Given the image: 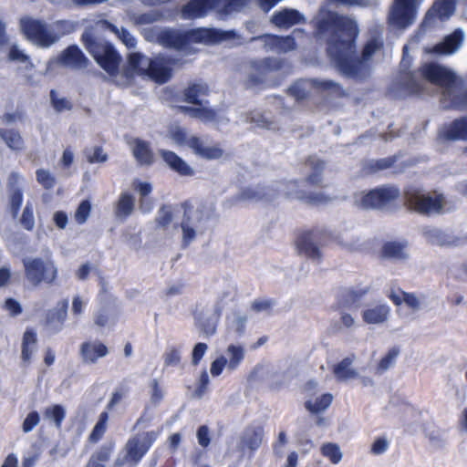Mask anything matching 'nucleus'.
I'll return each mask as SVG.
<instances>
[{
    "label": "nucleus",
    "mask_w": 467,
    "mask_h": 467,
    "mask_svg": "<svg viewBox=\"0 0 467 467\" xmlns=\"http://www.w3.org/2000/svg\"><path fill=\"white\" fill-rule=\"evenodd\" d=\"M315 25L317 36L327 40V53L343 75L363 78L368 73L370 59L382 47L380 39L368 40L358 57L355 43L359 29L355 20L322 9L315 18Z\"/></svg>",
    "instance_id": "nucleus-1"
},
{
    "label": "nucleus",
    "mask_w": 467,
    "mask_h": 467,
    "mask_svg": "<svg viewBox=\"0 0 467 467\" xmlns=\"http://www.w3.org/2000/svg\"><path fill=\"white\" fill-rule=\"evenodd\" d=\"M20 26L26 38L42 48L50 47L62 35L72 27L70 24L65 21L47 25L30 17L23 18L20 22Z\"/></svg>",
    "instance_id": "nucleus-2"
},
{
    "label": "nucleus",
    "mask_w": 467,
    "mask_h": 467,
    "mask_svg": "<svg viewBox=\"0 0 467 467\" xmlns=\"http://www.w3.org/2000/svg\"><path fill=\"white\" fill-rule=\"evenodd\" d=\"M161 42L167 47H174L182 52L191 53L195 50L192 44H209L218 40V32L213 29L199 28L181 34L174 30H162L159 36Z\"/></svg>",
    "instance_id": "nucleus-3"
},
{
    "label": "nucleus",
    "mask_w": 467,
    "mask_h": 467,
    "mask_svg": "<svg viewBox=\"0 0 467 467\" xmlns=\"http://www.w3.org/2000/svg\"><path fill=\"white\" fill-rule=\"evenodd\" d=\"M209 88L203 84H193L184 90V99L192 104L188 107H181L185 114L196 118L203 123H218V113L209 107L207 96Z\"/></svg>",
    "instance_id": "nucleus-4"
},
{
    "label": "nucleus",
    "mask_w": 467,
    "mask_h": 467,
    "mask_svg": "<svg viewBox=\"0 0 467 467\" xmlns=\"http://www.w3.org/2000/svg\"><path fill=\"white\" fill-rule=\"evenodd\" d=\"M405 202L410 209L425 215L438 214L451 209L443 194L417 188L405 192Z\"/></svg>",
    "instance_id": "nucleus-5"
},
{
    "label": "nucleus",
    "mask_w": 467,
    "mask_h": 467,
    "mask_svg": "<svg viewBox=\"0 0 467 467\" xmlns=\"http://www.w3.org/2000/svg\"><path fill=\"white\" fill-rule=\"evenodd\" d=\"M250 0H192L182 10V16L193 19L216 11L220 16H226L247 5Z\"/></svg>",
    "instance_id": "nucleus-6"
},
{
    "label": "nucleus",
    "mask_w": 467,
    "mask_h": 467,
    "mask_svg": "<svg viewBox=\"0 0 467 467\" xmlns=\"http://www.w3.org/2000/svg\"><path fill=\"white\" fill-rule=\"evenodd\" d=\"M25 275L35 286L41 283L53 284L57 277V267L51 257H27L23 260Z\"/></svg>",
    "instance_id": "nucleus-7"
},
{
    "label": "nucleus",
    "mask_w": 467,
    "mask_h": 467,
    "mask_svg": "<svg viewBox=\"0 0 467 467\" xmlns=\"http://www.w3.org/2000/svg\"><path fill=\"white\" fill-rule=\"evenodd\" d=\"M400 191L394 186L376 188L372 191H361L354 194V203L362 209H385L399 197Z\"/></svg>",
    "instance_id": "nucleus-8"
},
{
    "label": "nucleus",
    "mask_w": 467,
    "mask_h": 467,
    "mask_svg": "<svg viewBox=\"0 0 467 467\" xmlns=\"http://www.w3.org/2000/svg\"><path fill=\"white\" fill-rule=\"evenodd\" d=\"M212 216V209L186 207L181 222L182 243L188 245L202 232L203 226Z\"/></svg>",
    "instance_id": "nucleus-9"
},
{
    "label": "nucleus",
    "mask_w": 467,
    "mask_h": 467,
    "mask_svg": "<svg viewBox=\"0 0 467 467\" xmlns=\"http://www.w3.org/2000/svg\"><path fill=\"white\" fill-rule=\"evenodd\" d=\"M83 38L88 50L98 64L109 75L119 78L118 67L120 57L113 47L108 43H98L87 34L83 36Z\"/></svg>",
    "instance_id": "nucleus-10"
},
{
    "label": "nucleus",
    "mask_w": 467,
    "mask_h": 467,
    "mask_svg": "<svg viewBox=\"0 0 467 467\" xmlns=\"http://www.w3.org/2000/svg\"><path fill=\"white\" fill-rule=\"evenodd\" d=\"M245 348L239 343H232L227 346L223 354H220L212 361L210 366V373L216 378L223 374L225 369L232 373L235 371L245 357Z\"/></svg>",
    "instance_id": "nucleus-11"
},
{
    "label": "nucleus",
    "mask_w": 467,
    "mask_h": 467,
    "mask_svg": "<svg viewBox=\"0 0 467 467\" xmlns=\"http://www.w3.org/2000/svg\"><path fill=\"white\" fill-rule=\"evenodd\" d=\"M422 0H396L389 15V24L396 28H405L414 23L417 8Z\"/></svg>",
    "instance_id": "nucleus-12"
},
{
    "label": "nucleus",
    "mask_w": 467,
    "mask_h": 467,
    "mask_svg": "<svg viewBox=\"0 0 467 467\" xmlns=\"http://www.w3.org/2000/svg\"><path fill=\"white\" fill-rule=\"evenodd\" d=\"M151 59L139 52H130L128 55L127 66L123 68L120 79L117 81L121 85H128L135 76L147 78Z\"/></svg>",
    "instance_id": "nucleus-13"
},
{
    "label": "nucleus",
    "mask_w": 467,
    "mask_h": 467,
    "mask_svg": "<svg viewBox=\"0 0 467 467\" xmlns=\"http://www.w3.org/2000/svg\"><path fill=\"white\" fill-rule=\"evenodd\" d=\"M303 36V31L297 29L294 30L292 35L286 37H279L274 35H264L254 38V40L266 52L283 53L293 50L296 47L295 39Z\"/></svg>",
    "instance_id": "nucleus-14"
},
{
    "label": "nucleus",
    "mask_w": 467,
    "mask_h": 467,
    "mask_svg": "<svg viewBox=\"0 0 467 467\" xmlns=\"http://www.w3.org/2000/svg\"><path fill=\"white\" fill-rule=\"evenodd\" d=\"M188 147L198 157L207 160L214 161L224 156L225 150L220 144H211L201 137L192 135L188 140Z\"/></svg>",
    "instance_id": "nucleus-15"
},
{
    "label": "nucleus",
    "mask_w": 467,
    "mask_h": 467,
    "mask_svg": "<svg viewBox=\"0 0 467 467\" xmlns=\"http://www.w3.org/2000/svg\"><path fill=\"white\" fill-rule=\"evenodd\" d=\"M119 311L116 300L108 295H101L99 309L94 315V322L99 327H109L116 323Z\"/></svg>",
    "instance_id": "nucleus-16"
},
{
    "label": "nucleus",
    "mask_w": 467,
    "mask_h": 467,
    "mask_svg": "<svg viewBox=\"0 0 467 467\" xmlns=\"http://www.w3.org/2000/svg\"><path fill=\"white\" fill-rule=\"evenodd\" d=\"M88 59L76 46L68 47L60 55L52 58L47 63V69H51L54 65H61L70 68H83L87 66Z\"/></svg>",
    "instance_id": "nucleus-17"
},
{
    "label": "nucleus",
    "mask_w": 467,
    "mask_h": 467,
    "mask_svg": "<svg viewBox=\"0 0 467 467\" xmlns=\"http://www.w3.org/2000/svg\"><path fill=\"white\" fill-rule=\"evenodd\" d=\"M464 36V32L462 29H456L452 34L447 36L443 41L431 48H427L426 51L441 56L452 55L461 48Z\"/></svg>",
    "instance_id": "nucleus-18"
},
{
    "label": "nucleus",
    "mask_w": 467,
    "mask_h": 467,
    "mask_svg": "<svg viewBox=\"0 0 467 467\" xmlns=\"http://www.w3.org/2000/svg\"><path fill=\"white\" fill-rule=\"evenodd\" d=\"M172 76V63L170 59L163 57H156L151 59L149 67L148 78L156 83L162 84L167 82Z\"/></svg>",
    "instance_id": "nucleus-19"
},
{
    "label": "nucleus",
    "mask_w": 467,
    "mask_h": 467,
    "mask_svg": "<svg viewBox=\"0 0 467 467\" xmlns=\"http://www.w3.org/2000/svg\"><path fill=\"white\" fill-rule=\"evenodd\" d=\"M26 187L25 178L18 172H12L8 177V189L10 193V205L11 210L15 216H16L22 202V192Z\"/></svg>",
    "instance_id": "nucleus-20"
},
{
    "label": "nucleus",
    "mask_w": 467,
    "mask_h": 467,
    "mask_svg": "<svg viewBox=\"0 0 467 467\" xmlns=\"http://www.w3.org/2000/svg\"><path fill=\"white\" fill-rule=\"evenodd\" d=\"M390 315V307L387 304H374L368 306L361 312L363 321L368 325H382L386 323Z\"/></svg>",
    "instance_id": "nucleus-21"
},
{
    "label": "nucleus",
    "mask_w": 467,
    "mask_h": 467,
    "mask_svg": "<svg viewBox=\"0 0 467 467\" xmlns=\"http://www.w3.org/2000/svg\"><path fill=\"white\" fill-rule=\"evenodd\" d=\"M336 87L337 83L331 80L302 79L296 82L290 90L296 99H303L309 93L310 88L332 89Z\"/></svg>",
    "instance_id": "nucleus-22"
},
{
    "label": "nucleus",
    "mask_w": 467,
    "mask_h": 467,
    "mask_svg": "<svg viewBox=\"0 0 467 467\" xmlns=\"http://www.w3.org/2000/svg\"><path fill=\"white\" fill-rule=\"evenodd\" d=\"M107 346L99 340L84 342L80 347V355L85 363H96L99 358L108 355Z\"/></svg>",
    "instance_id": "nucleus-23"
},
{
    "label": "nucleus",
    "mask_w": 467,
    "mask_h": 467,
    "mask_svg": "<svg viewBox=\"0 0 467 467\" xmlns=\"http://www.w3.org/2000/svg\"><path fill=\"white\" fill-rule=\"evenodd\" d=\"M380 254L383 258L401 262L410 257L408 243L404 241H390L382 245Z\"/></svg>",
    "instance_id": "nucleus-24"
},
{
    "label": "nucleus",
    "mask_w": 467,
    "mask_h": 467,
    "mask_svg": "<svg viewBox=\"0 0 467 467\" xmlns=\"http://www.w3.org/2000/svg\"><path fill=\"white\" fill-rule=\"evenodd\" d=\"M455 10V2L453 0L437 1L431 9L428 11L425 16V24L431 25L435 18L445 20L449 18Z\"/></svg>",
    "instance_id": "nucleus-25"
},
{
    "label": "nucleus",
    "mask_w": 467,
    "mask_h": 467,
    "mask_svg": "<svg viewBox=\"0 0 467 467\" xmlns=\"http://www.w3.org/2000/svg\"><path fill=\"white\" fill-rule=\"evenodd\" d=\"M129 145L136 161L140 165H150L153 162V152L147 141L136 138L130 140Z\"/></svg>",
    "instance_id": "nucleus-26"
},
{
    "label": "nucleus",
    "mask_w": 467,
    "mask_h": 467,
    "mask_svg": "<svg viewBox=\"0 0 467 467\" xmlns=\"http://www.w3.org/2000/svg\"><path fill=\"white\" fill-rule=\"evenodd\" d=\"M317 234L315 232L303 233L297 241V248L299 253L313 259L320 256L319 249L317 245Z\"/></svg>",
    "instance_id": "nucleus-27"
},
{
    "label": "nucleus",
    "mask_w": 467,
    "mask_h": 467,
    "mask_svg": "<svg viewBox=\"0 0 467 467\" xmlns=\"http://www.w3.org/2000/svg\"><path fill=\"white\" fill-rule=\"evenodd\" d=\"M440 136L449 140H467V118L456 119L444 126Z\"/></svg>",
    "instance_id": "nucleus-28"
},
{
    "label": "nucleus",
    "mask_w": 467,
    "mask_h": 467,
    "mask_svg": "<svg viewBox=\"0 0 467 467\" xmlns=\"http://www.w3.org/2000/svg\"><path fill=\"white\" fill-rule=\"evenodd\" d=\"M263 436L264 431L261 427L247 428L241 437V450L244 451H248L251 452L255 451L261 445Z\"/></svg>",
    "instance_id": "nucleus-29"
},
{
    "label": "nucleus",
    "mask_w": 467,
    "mask_h": 467,
    "mask_svg": "<svg viewBox=\"0 0 467 467\" xmlns=\"http://www.w3.org/2000/svg\"><path fill=\"white\" fill-rule=\"evenodd\" d=\"M160 155L173 171L183 176H192L194 171L181 157L172 151L161 150Z\"/></svg>",
    "instance_id": "nucleus-30"
},
{
    "label": "nucleus",
    "mask_w": 467,
    "mask_h": 467,
    "mask_svg": "<svg viewBox=\"0 0 467 467\" xmlns=\"http://www.w3.org/2000/svg\"><path fill=\"white\" fill-rule=\"evenodd\" d=\"M160 155L173 171L183 176H192L194 171L181 157L172 151L161 150Z\"/></svg>",
    "instance_id": "nucleus-31"
},
{
    "label": "nucleus",
    "mask_w": 467,
    "mask_h": 467,
    "mask_svg": "<svg viewBox=\"0 0 467 467\" xmlns=\"http://www.w3.org/2000/svg\"><path fill=\"white\" fill-rule=\"evenodd\" d=\"M304 17L296 10L284 9L272 17V23L278 27L287 28L299 24Z\"/></svg>",
    "instance_id": "nucleus-32"
},
{
    "label": "nucleus",
    "mask_w": 467,
    "mask_h": 467,
    "mask_svg": "<svg viewBox=\"0 0 467 467\" xmlns=\"http://www.w3.org/2000/svg\"><path fill=\"white\" fill-rule=\"evenodd\" d=\"M285 192L287 196L305 200L311 203H321L325 202V197L322 194H316L315 196H306L305 192L300 189L297 181H289L285 184Z\"/></svg>",
    "instance_id": "nucleus-33"
},
{
    "label": "nucleus",
    "mask_w": 467,
    "mask_h": 467,
    "mask_svg": "<svg viewBox=\"0 0 467 467\" xmlns=\"http://www.w3.org/2000/svg\"><path fill=\"white\" fill-rule=\"evenodd\" d=\"M334 376L340 381H348L357 379L358 374L353 368V360L346 358L333 368Z\"/></svg>",
    "instance_id": "nucleus-34"
},
{
    "label": "nucleus",
    "mask_w": 467,
    "mask_h": 467,
    "mask_svg": "<svg viewBox=\"0 0 467 467\" xmlns=\"http://www.w3.org/2000/svg\"><path fill=\"white\" fill-rule=\"evenodd\" d=\"M134 198L129 192H122L116 205L115 214L118 218L129 217L134 210Z\"/></svg>",
    "instance_id": "nucleus-35"
},
{
    "label": "nucleus",
    "mask_w": 467,
    "mask_h": 467,
    "mask_svg": "<svg viewBox=\"0 0 467 467\" xmlns=\"http://www.w3.org/2000/svg\"><path fill=\"white\" fill-rule=\"evenodd\" d=\"M133 189L137 191L140 195V209L145 213L150 212L152 209V202L147 198V196L152 191L150 183L146 182L136 181L133 182Z\"/></svg>",
    "instance_id": "nucleus-36"
},
{
    "label": "nucleus",
    "mask_w": 467,
    "mask_h": 467,
    "mask_svg": "<svg viewBox=\"0 0 467 467\" xmlns=\"http://www.w3.org/2000/svg\"><path fill=\"white\" fill-rule=\"evenodd\" d=\"M43 415L46 420L53 423L56 428L59 429L66 418V410L65 408L61 405H51L44 410Z\"/></svg>",
    "instance_id": "nucleus-37"
},
{
    "label": "nucleus",
    "mask_w": 467,
    "mask_h": 467,
    "mask_svg": "<svg viewBox=\"0 0 467 467\" xmlns=\"http://www.w3.org/2000/svg\"><path fill=\"white\" fill-rule=\"evenodd\" d=\"M100 26L104 29H107L112 33H114L118 38L128 47L132 48L136 46V39L135 37L128 32L124 28H117L114 25L110 24L108 21H103L100 23Z\"/></svg>",
    "instance_id": "nucleus-38"
},
{
    "label": "nucleus",
    "mask_w": 467,
    "mask_h": 467,
    "mask_svg": "<svg viewBox=\"0 0 467 467\" xmlns=\"http://www.w3.org/2000/svg\"><path fill=\"white\" fill-rule=\"evenodd\" d=\"M36 335L32 330H26L22 341V359L29 361L36 349Z\"/></svg>",
    "instance_id": "nucleus-39"
},
{
    "label": "nucleus",
    "mask_w": 467,
    "mask_h": 467,
    "mask_svg": "<svg viewBox=\"0 0 467 467\" xmlns=\"http://www.w3.org/2000/svg\"><path fill=\"white\" fill-rule=\"evenodd\" d=\"M0 137L12 150H22L25 147L21 135L16 130H0Z\"/></svg>",
    "instance_id": "nucleus-40"
},
{
    "label": "nucleus",
    "mask_w": 467,
    "mask_h": 467,
    "mask_svg": "<svg viewBox=\"0 0 467 467\" xmlns=\"http://www.w3.org/2000/svg\"><path fill=\"white\" fill-rule=\"evenodd\" d=\"M141 451V444L137 442L134 439L129 441L126 445V456L122 462H117L119 467L125 462L137 463L144 454H140Z\"/></svg>",
    "instance_id": "nucleus-41"
},
{
    "label": "nucleus",
    "mask_w": 467,
    "mask_h": 467,
    "mask_svg": "<svg viewBox=\"0 0 467 467\" xmlns=\"http://www.w3.org/2000/svg\"><path fill=\"white\" fill-rule=\"evenodd\" d=\"M333 400V396L326 393L317 398L315 400H307L306 402V409L312 413H320L327 410Z\"/></svg>",
    "instance_id": "nucleus-42"
},
{
    "label": "nucleus",
    "mask_w": 467,
    "mask_h": 467,
    "mask_svg": "<svg viewBox=\"0 0 467 467\" xmlns=\"http://www.w3.org/2000/svg\"><path fill=\"white\" fill-rule=\"evenodd\" d=\"M321 452L323 456L327 458L333 464L339 463L343 458V452L340 447L336 443H324L321 446Z\"/></svg>",
    "instance_id": "nucleus-43"
},
{
    "label": "nucleus",
    "mask_w": 467,
    "mask_h": 467,
    "mask_svg": "<svg viewBox=\"0 0 467 467\" xmlns=\"http://www.w3.org/2000/svg\"><path fill=\"white\" fill-rule=\"evenodd\" d=\"M190 136H192V134H188L185 129L176 125L171 126L167 133V137L178 146H188Z\"/></svg>",
    "instance_id": "nucleus-44"
},
{
    "label": "nucleus",
    "mask_w": 467,
    "mask_h": 467,
    "mask_svg": "<svg viewBox=\"0 0 467 467\" xmlns=\"http://www.w3.org/2000/svg\"><path fill=\"white\" fill-rule=\"evenodd\" d=\"M400 348L396 347L391 348L379 362L377 370L382 373L392 368L396 363L397 358L400 356Z\"/></svg>",
    "instance_id": "nucleus-45"
},
{
    "label": "nucleus",
    "mask_w": 467,
    "mask_h": 467,
    "mask_svg": "<svg viewBox=\"0 0 467 467\" xmlns=\"http://www.w3.org/2000/svg\"><path fill=\"white\" fill-rule=\"evenodd\" d=\"M6 53L9 61L16 63L29 62V57L16 44H10L6 49Z\"/></svg>",
    "instance_id": "nucleus-46"
},
{
    "label": "nucleus",
    "mask_w": 467,
    "mask_h": 467,
    "mask_svg": "<svg viewBox=\"0 0 467 467\" xmlns=\"http://www.w3.org/2000/svg\"><path fill=\"white\" fill-rule=\"evenodd\" d=\"M109 420V415L107 412H102L99 416V420L95 425L89 439L91 441H99L102 435L104 434L106 429H107V423Z\"/></svg>",
    "instance_id": "nucleus-47"
},
{
    "label": "nucleus",
    "mask_w": 467,
    "mask_h": 467,
    "mask_svg": "<svg viewBox=\"0 0 467 467\" xmlns=\"http://www.w3.org/2000/svg\"><path fill=\"white\" fill-rule=\"evenodd\" d=\"M159 435V431H148L141 435H140L137 438H134V440L141 444V451L140 454H145L148 450L150 448L151 444L155 441Z\"/></svg>",
    "instance_id": "nucleus-48"
},
{
    "label": "nucleus",
    "mask_w": 467,
    "mask_h": 467,
    "mask_svg": "<svg viewBox=\"0 0 467 467\" xmlns=\"http://www.w3.org/2000/svg\"><path fill=\"white\" fill-rule=\"evenodd\" d=\"M85 154L89 163H101L108 160V155L100 147H92L88 149Z\"/></svg>",
    "instance_id": "nucleus-49"
},
{
    "label": "nucleus",
    "mask_w": 467,
    "mask_h": 467,
    "mask_svg": "<svg viewBox=\"0 0 467 467\" xmlns=\"http://www.w3.org/2000/svg\"><path fill=\"white\" fill-rule=\"evenodd\" d=\"M36 181L45 188L51 189L55 185V177L45 169H38L36 172Z\"/></svg>",
    "instance_id": "nucleus-50"
},
{
    "label": "nucleus",
    "mask_w": 467,
    "mask_h": 467,
    "mask_svg": "<svg viewBox=\"0 0 467 467\" xmlns=\"http://www.w3.org/2000/svg\"><path fill=\"white\" fill-rule=\"evenodd\" d=\"M90 211H91L90 202L88 201L81 202L75 213L76 222L79 224L84 223L88 220V218L90 214Z\"/></svg>",
    "instance_id": "nucleus-51"
},
{
    "label": "nucleus",
    "mask_w": 467,
    "mask_h": 467,
    "mask_svg": "<svg viewBox=\"0 0 467 467\" xmlns=\"http://www.w3.org/2000/svg\"><path fill=\"white\" fill-rule=\"evenodd\" d=\"M310 165L314 169V172L309 175L303 183L309 182L314 185H318L321 182L320 171L323 170L325 164L323 161H311Z\"/></svg>",
    "instance_id": "nucleus-52"
},
{
    "label": "nucleus",
    "mask_w": 467,
    "mask_h": 467,
    "mask_svg": "<svg viewBox=\"0 0 467 467\" xmlns=\"http://www.w3.org/2000/svg\"><path fill=\"white\" fill-rule=\"evenodd\" d=\"M3 308L8 313L10 317H17L23 311L21 304L16 299L11 297L5 300Z\"/></svg>",
    "instance_id": "nucleus-53"
},
{
    "label": "nucleus",
    "mask_w": 467,
    "mask_h": 467,
    "mask_svg": "<svg viewBox=\"0 0 467 467\" xmlns=\"http://www.w3.org/2000/svg\"><path fill=\"white\" fill-rule=\"evenodd\" d=\"M339 244L346 249L356 251L361 247V244L358 237L350 236L348 234H345L339 238Z\"/></svg>",
    "instance_id": "nucleus-54"
},
{
    "label": "nucleus",
    "mask_w": 467,
    "mask_h": 467,
    "mask_svg": "<svg viewBox=\"0 0 467 467\" xmlns=\"http://www.w3.org/2000/svg\"><path fill=\"white\" fill-rule=\"evenodd\" d=\"M254 67L255 69L265 73L268 70L279 68L280 62L275 58H265L262 61L254 62Z\"/></svg>",
    "instance_id": "nucleus-55"
},
{
    "label": "nucleus",
    "mask_w": 467,
    "mask_h": 467,
    "mask_svg": "<svg viewBox=\"0 0 467 467\" xmlns=\"http://www.w3.org/2000/svg\"><path fill=\"white\" fill-rule=\"evenodd\" d=\"M88 298L80 295L74 296L72 299V313L76 316H80L84 313L88 305Z\"/></svg>",
    "instance_id": "nucleus-56"
},
{
    "label": "nucleus",
    "mask_w": 467,
    "mask_h": 467,
    "mask_svg": "<svg viewBox=\"0 0 467 467\" xmlns=\"http://www.w3.org/2000/svg\"><path fill=\"white\" fill-rule=\"evenodd\" d=\"M210 384V379L207 371L204 369L202 371L199 379L196 382V389L195 394L197 397L201 398L204 395V393L208 389V386Z\"/></svg>",
    "instance_id": "nucleus-57"
},
{
    "label": "nucleus",
    "mask_w": 467,
    "mask_h": 467,
    "mask_svg": "<svg viewBox=\"0 0 467 467\" xmlns=\"http://www.w3.org/2000/svg\"><path fill=\"white\" fill-rule=\"evenodd\" d=\"M66 317H67V304L63 303V305L60 307L52 310L48 314L47 321L49 323H54V322L57 321L58 323L62 324L64 322V320L66 319Z\"/></svg>",
    "instance_id": "nucleus-58"
},
{
    "label": "nucleus",
    "mask_w": 467,
    "mask_h": 467,
    "mask_svg": "<svg viewBox=\"0 0 467 467\" xmlns=\"http://www.w3.org/2000/svg\"><path fill=\"white\" fill-rule=\"evenodd\" d=\"M242 122H254L256 124V126L258 127H261V128H265V129H269V130H272V129H275V127H273V122L268 120L265 116H256L255 117H250V115H246L243 119H241Z\"/></svg>",
    "instance_id": "nucleus-59"
},
{
    "label": "nucleus",
    "mask_w": 467,
    "mask_h": 467,
    "mask_svg": "<svg viewBox=\"0 0 467 467\" xmlns=\"http://www.w3.org/2000/svg\"><path fill=\"white\" fill-rule=\"evenodd\" d=\"M40 420V416L36 411L30 412L23 422V431L29 432L31 431Z\"/></svg>",
    "instance_id": "nucleus-60"
},
{
    "label": "nucleus",
    "mask_w": 467,
    "mask_h": 467,
    "mask_svg": "<svg viewBox=\"0 0 467 467\" xmlns=\"http://www.w3.org/2000/svg\"><path fill=\"white\" fill-rule=\"evenodd\" d=\"M246 322L247 317L244 315L237 313L234 315L231 324L235 332L238 334H243L245 329Z\"/></svg>",
    "instance_id": "nucleus-61"
},
{
    "label": "nucleus",
    "mask_w": 467,
    "mask_h": 467,
    "mask_svg": "<svg viewBox=\"0 0 467 467\" xmlns=\"http://www.w3.org/2000/svg\"><path fill=\"white\" fill-rule=\"evenodd\" d=\"M208 346L205 343H197L192 349V363L197 365L205 355Z\"/></svg>",
    "instance_id": "nucleus-62"
},
{
    "label": "nucleus",
    "mask_w": 467,
    "mask_h": 467,
    "mask_svg": "<svg viewBox=\"0 0 467 467\" xmlns=\"http://www.w3.org/2000/svg\"><path fill=\"white\" fill-rule=\"evenodd\" d=\"M165 365L176 366L181 361V353L174 348H169L164 355Z\"/></svg>",
    "instance_id": "nucleus-63"
},
{
    "label": "nucleus",
    "mask_w": 467,
    "mask_h": 467,
    "mask_svg": "<svg viewBox=\"0 0 467 467\" xmlns=\"http://www.w3.org/2000/svg\"><path fill=\"white\" fill-rule=\"evenodd\" d=\"M21 223L26 230H31L35 225V218L33 214V211L29 205H26L24 209Z\"/></svg>",
    "instance_id": "nucleus-64"
}]
</instances>
